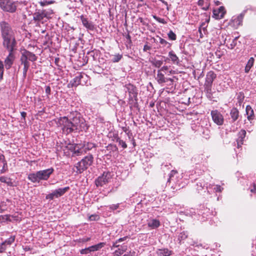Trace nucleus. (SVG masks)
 <instances>
[{
	"label": "nucleus",
	"instance_id": "nucleus-1",
	"mask_svg": "<svg viewBox=\"0 0 256 256\" xmlns=\"http://www.w3.org/2000/svg\"><path fill=\"white\" fill-rule=\"evenodd\" d=\"M0 32L3 39L2 44L6 49H12L15 48L16 42L14 30L10 24L6 22H2L0 23Z\"/></svg>",
	"mask_w": 256,
	"mask_h": 256
},
{
	"label": "nucleus",
	"instance_id": "nucleus-2",
	"mask_svg": "<svg viewBox=\"0 0 256 256\" xmlns=\"http://www.w3.org/2000/svg\"><path fill=\"white\" fill-rule=\"evenodd\" d=\"M54 169L52 168L41 170L28 174V178L34 183H39L40 180H46L54 172Z\"/></svg>",
	"mask_w": 256,
	"mask_h": 256
},
{
	"label": "nucleus",
	"instance_id": "nucleus-3",
	"mask_svg": "<svg viewBox=\"0 0 256 256\" xmlns=\"http://www.w3.org/2000/svg\"><path fill=\"white\" fill-rule=\"evenodd\" d=\"M70 120H72L74 130H78L80 131H86L88 126L86 123L85 120L80 116L79 113L76 112L75 115L71 114Z\"/></svg>",
	"mask_w": 256,
	"mask_h": 256
},
{
	"label": "nucleus",
	"instance_id": "nucleus-4",
	"mask_svg": "<svg viewBox=\"0 0 256 256\" xmlns=\"http://www.w3.org/2000/svg\"><path fill=\"white\" fill-rule=\"evenodd\" d=\"M54 12L52 9L48 10H36L33 14V20L35 22H41L44 23V19L48 20L51 18Z\"/></svg>",
	"mask_w": 256,
	"mask_h": 256
},
{
	"label": "nucleus",
	"instance_id": "nucleus-5",
	"mask_svg": "<svg viewBox=\"0 0 256 256\" xmlns=\"http://www.w3.org/2000/svg\"><path fill=\"white\" fill-rule=\"evenodd\" d=\"M94 157L92 154L85 156L75 166L77 174H81L86 170L93 163Z\"/></svg>",
	"mask_w": 256,
	"mask_h": 256
},
{
	"label": "nucleus",
	"instance_id": "nucleus-6",
	"mask_svg": "<svg viewBox=\"0 0 256 256\" xmlns=\"http://www.w3.org/2000/svg\"><path fill=\"white\" fill-rule=\"evenodd\" d=\"M70 118L71 115L70 116V118L66 116L61 117L58 119V124L61 126L62 130L66 131L68 134L74 131Z\"/></svg>",
	"mask_w": 256,
	"mask_h": 256
},
{
	"label": "nucleus",
	"instance_id": "nucleus-7",
	"mask_svg": "<svg viewBox=\"0 0 256 256\" xmlns=\"http://www.w3.org/2000/svg\"><path fill=\"white\" fill-rule=\"evenodd\" d=\"M0 8L4 11L14 12L16 9V6L11 0H0Z\"/></svg>",
	"mask_w": 256,
	"mask_h": 256
},
{
	"label": "nucleus",
	"instance_id": "nucleus-8",
	"mask_svg": "<svg viewBox=\"0 0 256 256\" xmlns=\"http://www.w3.org/2000/svg\"><path fill=\"white\" fill-rule=\"evenodd\" d=\"M216 78V74L213 72L210 71L207 74L204 83L205 90L207 93L211 94L212 82Z\"/></svg>",
	"mask_w": 256,
	"mask_h": 256
},
{
	"label": "nucleus",
	"instance_id": "nucleus-9",
	"mask_svg": "<svg viewBox=\"0 0 256 256\" xmlns=\"http://www.w3.org/2000/svg\"><path fill=\"white\" fill-rule=\"evenodd\" d=\"M111 178V174L109 172H104L103 174L98 176L95 180L96 184L97 186H102L108 184Z\"/></svg>",
	"mask_w": 256,
	"mask_h": 256
},
{
	"label": "nucleus",
	"instance_id": "nucleus-10",
	"mask_svg": "<svg viewBox=\"0 0 256 256\" xmlns=\"http://www.w3.org/2000/svg\"><path fill=\"white\" fill-rule=\"evenodd\" d=\"M210 114L214 122L216 124L222 126L224 124L223 116L218 110H212Z\"/></svg>",
	"mask_w": 256,
	"mask_h": 256
},
{
	"label": "nucleus",
	"instance_id": "nucleus-11",
	"mask_svg": "<svg viewBox=\"0 0 256 256\" xmlns=\"http://www.w3.org/2000/svg\"><path fill=\"white\" fill-rule=\"evenodd\" d=\"M15 48H12V49H6L9 52V54L4 60V64L7 70L10 69L13 64L15 56L13 53V51Z\"/></svg>",
	"mask_w": 256,
	"mask_h": 256
},
{
	"label": "nucleus",
	"instance_id": "nucleus-12",
	"mask_svg": "<svg viewBox=\"0 0 256 256\" xmlns=\"http://www.w3.org/2000/svg\"><path fill=\"white\" fill-rule=\"evenodd\" d=\"M126 91L129 94L130 99L136 100L137 98L138 92L136 88L131 84H128L126 86Z\"/></svg>",
	"mask_w": 256,
	"mask_h": 256
},
{
	"label": "nucleus",
	"instance_id": "nucleus-13",
	"mask_svg": "<svg viewBox=\"0 0 256 256\" xmlns=\"http://www.w3.org/2000/svg\"><path fill=\"white\" fill-rule=\"evenodd\" d=\"M226 11L224 6H220L219 8L217 9H214L213 10V14L214 17L216 19L219 20L222 18L224 14H226Z\"/></svg>",
	"mask_w": 256,
	"mask_h": 256
},
{
	"label": "nucleus",
	"instance_id": "nucleus-14",
	"mask_svg": "<svg viewBox=\"0 0 256 256\" xmlns=\"http://www.w3.org/2000/svg\"><path fill=\"white\" fill-rule=\"evenodd\" d=\"M80 20L84 26L88 30H93L94 29V26L92 22L88 21L84 16H80Z\"/></svg>",
	"mask_w": 256,
	"mask_h": 256
},
{
	"label": "nucleus",
	"instance_id": "nucleus-15",
	"mask_svg": "<svg viewBox=\"0 0 256 256\" xmlns=\"http://www.w3.org/2000/svg\"><path fill=\"white\" fill-rule=\"evenodd\" d=\"M86 154L82 144H76L74 148L73 156H79Z\"/></svg>",
	"mask_w": 256,
	"mask_h": 256
},
{
	"label": "nucleus",
	"instance_id": "nucleus-16",
	"mask_svg": "<svg viewBox=\"0 0 256 256\" xmlns=\"http://www.w3.org/2000/svg\"><path fill=\"white\" fill-rule=\"evenodd\" d=\"M70 190L69 186H66L64 188H60L53 191L55 198H58L63 196L67 191Z\"/></svg>",
	"mask_w": 256,
	"mask_h": 256
},
{
	"label": "nucleus",
	"instance_id": "nucleus-17",
	"mask_svg": "<svg viewBox=\"0 0 256 256\" xmlns=\"http://www.w3.org/2000/svg\"><path fill=\"white\" fill-rule=\"evenodd\" d=\"M156 253L158 256H170L172 254V251L164 248L158 249Z\"/></svg>",
	"mask_w": 256,
	"mask_h": 256
},
{
	"label": "nucleus",
	"instance_id": "nucleus-18",
	"mask_svg": "<svg viewBox=\"0 0 256 256\" xmlns=\"http://www.w3.org/2000/svg\"><path fill=\"white\" fill-rule=\"evenodd\" d=\"M22 54L24 55L28 60L31 62H34L37 60L36 56L34 54L29 51L26 50L22 52Z\"/></svg>",
	"mask_w": 256,
	"mask_h": 256
},
{
	"label": "nucleus",
	"instance_id": "nucleus-19",
	"mask_svg": "<svg viewBox=\"0 0 256 256\" xmlns=\"http://www.w3.org/2000/svg\"><path fill=\"white\" fill-rule=\"evenodd\" d=\"M246 135V132L245 130H242L238 134V138L237 140V144L238 147L241 144H243L244 140Z\"/></svg>",
	"mask_w": 256,
	"mask_h": 256
},
{
	"label": "nucleus",
	"instance_id": "nucleus-20",
	"mask_svg": "<svg viewBox=\"0 0 256 256\" xmlns=\"http://www.w3.org/2000/svg\"><path fill=\"white\" fill-rule=\"evenodd\" d=\"M148 226L152 228H156L160 226V222L156 219L150 220L148 222Z\"/></svg>",
	"mask_w": 256,
	"mask_h": 256
},
{
	"label": "nucleus",
	"instance_id": "nucleus-21",
	"mask_svg": "<svg viewBox=\"0 0 256 256\" xmlns=\"http://www.w3.org/2000/svg\"><path fill=\"white\" fill-rule=\"evenodd\" d=\"M246 114L247 115V118L249 120L254 119V112L250 106H247L246 108Z\"/></svg>",
	"mask_w": 256,
	"mask_h": 256
},
{
	"label": "nucleus",
	"instance_id": "nucleus-22",
	"mask_svg": "<svg viewBox=\"0 0 256 256\" xmlns=\"http://www.w3.org/2000/svg\"><path fill=\"white\" fill-rule=\"evenodd\" d=\"M168 56L174 64H179V58L174 51L171 50L168 52Z\"/></svg>",
	"mask_w": 256,
	"mask_h": 256
},
{
	"label": "nucleus",
	"instance_id": "nucleus-23",
	"mask_svg": "<svg viewBox=\"0 0 256 256\" xmlns=\"http://www.w3.org/2000/svg\"><path fill=\"white\" fill-rule=\"evenodd\" d=\"M230 115L233 122L236 120L239 116V112L236 108H233L230 112Z\"/></svg>",
	"mask_w": 256,
	"mask_h": 256
},
{
	"label": "nucleus",
	"instance_id": "nucleus-24",
	"mask_svg": "<svg viewBox=\"0 0 256 256\" xmlns=\"http://www.w3.org/2000/svg\"><path fill=\"white\" fill-rule=\"evenodd\" d=\"M246 12V10L243 11L240 15L234 19V22L238 25H241Z\"/></svg>",
	"mask_w": 256,
	"mask_h": 256
},
{
	"label": "nucleus",
	"instance_id": "nucleus-25",
	"mask_svg": "<svg viewBox=\"0 0 256 256\" xmlns=\"http://www.w3.org/2000/svg\"><path fill=\"white\" fill-rule=\"evenodd\" d=\"M165 79L164 74L160 72V70H158L156 77L158 83L160 84L165 82H166Z\"/></svg>",
	"mask_w": 256,
	"mask_h": 256
},
{
	"label": "nucleus",
	"instance_id": "nucleus-26",
	"mask_svg": "<svg viewBox=\"0 0 256 256\" xmlns=\"http://www.w3.org/2000/svg\"><path fill=\"white\" fill-rule=\"evenodd\" d=\"M198 4L199 6L202 7V8L204 10H206L208 9L210 4L208 2H205L204 0H199Z\"/></svg>",
	"mask_w": 256,
	"mask_h": 256
},
{
	"label": "nucleus",
	"instance_id": "nucleus-27",
	"mask_svg": "<svg viewBox=\"0 0 256 256\" xmlns=\"http://www.w3.org/2000/svg\"><path fill=\"white\" fill-rule=\"evenodd\" d=\"M85 153L91 150L92 148L95 147V144L92 142H87L82 145Z\"/></svg>",
	"mask_w": 256,
	"mask_h": 256
},
{
	"label": "nucleus",
	"instance_id": "nucleus-28",
	"mask_svg": "<svg viewBox=\"0 0 256 256\" xmlns=\"http://www.w3.org/2000/svg\"><path fill=\"white\" fill-rule=\"evenodd\" d=\"M254 63V58H250L248 61L247 62V64L245 67V72L246 73H248L251 68L252 66Z\"/></svg>",
	"mask_w": 256,
	"mask_h": 256
},
{
	"label": "nucleus",
	"instance_id": "nucleus-29",
	"mask_svg": "<svg viewBox=\"0 0 256 256\" xmlns=\"http://www.w3.org/2000/svg\"><path fill=\"white\" fill-rule=\"evenodd\" d=\"M105 243L100 242L97 244L92 246H90L92 252H94L99 250L101 248L104 246Z\"/></svg>",
	"mask_w": 256,
	"mask_h": 256
},
{
	"label": "nucleus",
	"instance_id": "nucleus-30",
	"mask_svg": "<svg viewBox=\"0 0 256 256\" xmlns=\"http://www.w3.org/2000/svg\"><path fill=\"white\" fill-rule=\"evenodd\" d=\"M21 64L24 65V67H30V64L28 61V59L24 55L22 54L20 58Z\"/></svg>",
	"mask_w": 256,
	"mask_h": 256
},
{
	"label": "nucleus",
	"instance_id": "nucleus-31",
	"mask_svg": "<svg viewBox=\"0 0 256 256\" xmlns=\"http://www.w3.org/2000/svg\"><path fill=\"white\" fill-rule=\"evenodd\" d=\"M208 20H206V22H203L202 23V24L200 25L199 28H198V31L202 30L203 31V32L204 34H206V28L208 26Z\"/></svg>",
	"mask_w": 256,
	"mask_h": 256
},
{
	"label": "nucleus",
	"instance_id": "nucleus-32",
	"mask_svg": "<svg viewBox=\"0 0 256 256\" xmlns=\"http://www.w3.org/2000/svg\"><path fill=\"white\" fill-rule=\"evenodd\" d=\"M177 174V171L174 170H172L169 174V178L168 180V182H170L172 181L175 182L176 178H174V176L176 175Z\"/></svg>",
	"mask_w": 256,
	"mask_h": 256
},
{
	"label": "nucleus",
	"instance_id": "nucleus-33",
	"mask_svg": "<svg viewBox=\"0 0 256 256\" xmlns=\"http://www.w3.org/2000/svg\"><path fill=\"white\" fill-rule=\"evenodd\" d=\"M122 58V54H117L112 56L111 62H118Z\"/></svg>",
	"mask_w": 256,
	"mask_h": 256
},
{
	"label": "nucleus",
	"instance_id": "nucleus-34",
	"mask_svg": "<svg viewBox=\"0 0 256 256\" xmlns=\"http://www.w3.org/2000/svg\"><path fill=\"white\" fill-rule=\"evenodd\" d=\"M15 240V236H10L4 242L6 244V246H10L14 241Z\"/></svg>",
	"mask_w": 256,
	"mask_h": 256
},
{
	"label": "nucleus",
	"instance_id": "nucleus-35",
	"mask_svg": "<svg viewBox=\"0 0 256 256\" xmlns=\"http://www.w3.org/2000/svg\"><path fill=\"white\" fill-rule=\"evenodd\" d=\"M82 76L81 74H80L79 76H76L73 80L74 82L72 83V85L74 86H76L80 84V80L82 78Z\"/></svg>",
	"mask_w": 256,
	"mask_h": 256
},
{
	"label": "nucleus",
	"instance_id": "nucleus-36",
	"mask_svg": "<svg viewBox=\"0 0 256 256\" xmlns=\"http://www.w3.org/2000/svg\"><path fill=\"white\" fill-rule=\"evenodd\" d=\"M54 2V0H44L42 1L39 2V4L42 6H48V4H52Z\"/></svg>",
	"mask_w": 256,
	"mask_h": 256
},
{
	"label": "nucleus",
	"instance_id": "nucleus-37",
	"mask_svg": "<svg viewBox=\"0 0 256 256\" xmlns=\"http://www.w3.org/2000/svg\"><path fill=\"white\" fill-rule=\"evenodd\" d=\"M0 182H2L6 183L8 185H10L12 184L10 179L4 176L0 177Z\"/></svg>",
	"mask_w": 256,
	"mask_h": 256
},
{
	"label": "nucleus",
	"instance_id": "nucleus-38",
	"mask_svg": "<svg viewBox=\"0 0 256 256\" xmlns=\"http://www.w3.org/2000/svg\"><path fill=\"white\" fill-rule=\"evenodd\" d=\"M153 66L156 68H160L162 64V61L160 60H154L152 62Z\"/></svg>",
	"mask_w": 256,
	"mask_h": 256
},
{
	"label": "nucleus",
	"instance_id": "nucleus-39",
	"mask_svg": "<svg viewBox=\"0 0 256 256\" xmlns=\"http://www.w3.org/2000/svg\"><path fill=\"white\" fill-rule=\"evenodd\" d=\"M116 142H118L119 145L121 146L124 148H127V144L123 140H120L119 138H116Z\"/></svg>",
	"mask_w": 256,
	"mask_h": 256
},
{
	"label": "nucleus",
	"instance_id": "nucleus-40",
	"mask_svg": "<svg viewBox=\"0 0 256 256\" xmlns=\"http://www.w3.org/2000/svg\"><path fill=\"white\" fill-rule=\"evenodd\" d=\"M168 38L172 40H176V34L172 31L170 30V32L168 34Z\"/></svg>",
	"mask_w": 256,
	"mask_h": 256
},
{
	"label": "nucleus",
	"instance_id": "nucleus-41",
	"mask_svg": "<svg viewBox=\"0 0 256 256\" xmlns=\"http://www.w3.org/2000/svg\"><path fill=\"white\" fill-rule=\"evenodd\" d=\"M4 64L2 61L0 60V81L2 80L4 74Z\"/></svg>",
	"mask_w": 256,
	"mask_h": 256
},
{
	"label": "nucleus",
	"instance_id": "nucleus-42",
	"mask_svg": "<svg viewBox=\"0 0 256 256\" xmlns=\"http://www.w3.org/2000/svg\"><path fill=\"white\" fill-rule=\"evenodd\" d=\"M90 246L88 248H86L84 249H82L80 250V254H88L90 252H92V250H91V249H90Z\"/></svg>",
	"mask_w": 256,
	"mask_h": 256
},
{
	"label": "nucleus",
	"instance_id": "nucleus-43",
	"mask_svg": "<svg viewBox=\"0 0 256 256\" xmlns=\"http://www.w3.org/2000/svg\"><path fill=\"white\" fill-rule=\"evenodd\" d=\"M153 18L154 20H156V21H158V22H159L160 23H162L163 24H166V22L164 18H158V17L156 16H154Z\"/></svg>",
	"mask_w": 256,
	"mask_h": 256
},
{
	"label": "nucleus",
	"instance_id": "nucleus-44",
	"mask_svg": "<svg viewBox=\"0 0 256 256\" xmlns=\"http://www.w3.org/2000/svg\"><path fill=\"white\" fill-rule=\"evenodd\" d=\"M7 248V246L3 242L0 244V253L4 252Z\"/></svg>",
	"mask_w": 256,
	"mask_h": 256
},
{
	"label": "nucleus",
	"instance_id": "nucleus-45",
	"mask_svg": "<svg viewBox=\"0 0 256 256\" xmlns=\"http://www.w3.org/2000/svg\"><path fill=\"white\" fill-rule=\"evenodd\" d=\"M124 252L120 248L116 250L114 253V256H120Z\"/></svg>",
	"mask_w": 256,
	"mask_h": 256
},
{
	"label": "nucleus",
	"instance_id": "nucleus-46",
	"mask_svg": "<svg viewBox=\"0 0 256 256\" xmlns=\"http://www.w3.org/2000/svg\"><path fill=\"white\" fill-rule=\"evenodd\" d=\"M223 190V188H222L220 185H216L214 188V190L216 192H221Z\"/></svg>",
	"mask_w": 256,
	"mask_h": 256
},
{
	"label": "nucleus",
	"instance_id": "nucleus-47",
	"mask_svg": "<svg viewBox=\"0 0 256 256\" xmlns=\"http://www.w3.org/2000/svg\"><path fill=\"white\" fill-rule=\"evenodd\" d=\"M54 198H55V196H54V193L53 192H52V193H50V194H48L46 196V199H50V200H53Z\"/></svg>",
	"mask_w": 256,
	"mask_h": 256
},
{
	"label": "nucleus",
	"instance_id": "nucleus-48",
	"mask_svg": "<svg viewBox=\"0 0 256 256\" xmlns=\"http://www.w3.org/2000/svg\"><path fill=\"white\" fill-rule=\"evenodd\" d=\"M98 216L96 214H92L89 217V219L90 220H98Z\"/></svg>",
	"mask_w": 256,
	"mask_h": 256
},
{
	"label": "nucleus",
	"instance_id": "nucleus-49",
	"mask_svg": "<svg viewBox=\"0 0 256 256\" xmlns=\"http://www.w3.org/2000/svg\"><path fill=\"white\" fill-rule=\"evenodd\" d=\"M186 238H187V235L184 232H181L178 236V238L180 239V240H184Z\"/></svg>",
	"mask_w": 256,
	"mask_h": 256
},
{
	"label": "nucleus",
	"instance_id": "nucleus-50",
	"mask_svg": "<svg viewBox=\"0 0 256 256\" xmlns=\"http://www.w3.org/2000/svg\"><path fill=\"white\" fill-rule=\"evenodd\" d=\"M236 45V39H234L232 40V44H230V46H228V48H230V49H232L234 48Z\"/></svg>",
	"mask_w": 256,
	"mask_h": 256
},
{
	"label": "nucleus",
	"instance_id": "nucleus-51",
	"mask_svg": "<svg viewBox=\"0 0 256 256\" xmlns=\"http://www.w3.org/2000/svg\"><path fill=\"white\" fill-rule=\"evenodd\" d=\"M119 206V204H112L110 206V208L112 210H116Z\"/></svg>",
	"mask_w": 256,
	"mask_h": 256
},
{
	"label": "nucleus",
	"instance_id": "nucleus-52",
	"mask_svg": "<svg viewBox=\"0 0 256 256\" xmlns=\"http://www.w3.org/2000/svg\"><path fill=\"white\" fill-rule=\"evenodd\" d=\"M29 68V67H24L23 68V76L24 78H25L26 76V73L28 72V69Z\"/></svg>",
	"mask_w": 256,
	"mask_h": 256
},
{
	"label": "nucleus",
	"instance_id": "nucleus-53",
	"mask_svg": "<svg viewBox=\"0 0 256 256\" xmlns=\"http://www.w3.org/2000/svg\"><path fill=\"white\" fill-rule=\"evenodd\" d=\"M50 86H46V92L48 94V96L50 95Z\"/></svg>",
	"mask_w": 256,
	"mask_h": 256
},
{
	"label": "nucleus",
	"instance_id": "nucleus-54",
	"mask_svg": "<svg viewBox=\"0 0 256 256\" xmlns=\"http://www.w3.org/2000/svg\"><path fill=\"white\" fill-rule=\"evenodd\" d=\"M118 242H117V240L113 243L112 246L111 248V249L112 250L114 248H118L120 245L118 244Z\"/></svg>",
	"mask_w": 256,
	"mask_h": 256
},
{
	"label": "nucleus",
	"instance_id": "nucleus-55",
	"mask_svg": "<svg viewBox=\"0 0 256 256\" xmlns=\"http://www.w3.org/2000/svg\"><path fill=\"white\" fill-rule=\"evenodd\" d=\"M21 116L22 117V118L24 120V121H25L26 117V113L24 112H20Z\"/></svg>",
	"mask_w": 256,
	"mask_h": 256
},
{
	"label": "nucleus",
	"instance_id": "nucleus-56",
	"mask_svg": "<svg viewBox=\"0 0 256 256\" xmlns=\"http://www.w3.org/2000/svg\"><path fill=\"white\" fill-rule=\"evenodd\" d=\"M120 250H122V251L124 252L126 251V250H127V246H126V245H123V246H122L120 248Z\"/></svg>",
	"mask_w": 256,
	"mask_h": 256
},
{
	"label": "nucleus",
	"instance_id": "nucleus-57",
	"mask_svg": "<svg viewBox=\"0 0 256 256\" xmlns=\"http://www.w3.org/2000/svg\"><path fill=\"white\" fill-rule=\"evenodd\" d=\"M127 238H128L127 236H124V237H123L122 238H120L119 239H118L117 240V242H122L125 240Z\"/></svg>",
	"mask_w": 256,
	"mask_h": 256
},
{
	"label": "nucleus",
	"instance_id": "nucleus-58",
	"mask_svg": "<svg viewBox=\"0 0 256 256\" xmlns=\"http://www.w3.org/2000/svg\"><path fill=\"white\" fill-rule=\"evenodd\" d=\"M2 163H3V169H4L5 168H7V162H6V160H5V159L4 160V161H2Z\"/></svg>",
	"mask_w": 256,
	"mask_h": 256
},
{
	"label": "nucleus",
	"instance_id": "nucleus-59",
	"mask_svg": "<svg viewBox=\"0 0 256 256\" xmlns=\"http://www.w3.org/2000/svg\"><path fill=\"white\" fill-rule=\"evenodd\" d=\"M160 43L162 44H168V42L165 40L161 38L160 40Z\"/></svg>",
	"mask_w": 256,
	"mask_h": 256
},
{
	"label": "nucleus",
	"instance_id": "nucleus-60",
	"mask_svg": "<svg viewBox=\"0 0 256 256\" xmlns=\"http://www.w3.org/2000/svg\"><path fill=\"white\" fill-rule=\"evenodd\" d=\"M150 48L149 46H148V45H145L144 48V50L146 51L148 50H150Z\"/></svg>",
	"mask_w": 256,
	"mask_h": 256
},
{
	"label": "nucleus",
	"instance_id": "nucleus-61",
	"mask_svg": "<svg viewBox=\"0 0 256 256\" xmlns=\"http://www.w3.org/2000/svg\"><path fill=\"white\" fill-rule=\"evenodd\" d=\"M5 159L4 156L3 154H0V161H4Z\"/></svg>",
	"mask_w": 256,
	"mask_h": 256
},
{
	"label": "nucleus",
	"instance_id": "nucleus-62",
	"mask_svg": "<svg viewBox=\"0 0 256 256\" xmlns=\"http://www.w3.org/2000/svg\"><path fill=\"white\" fill-rule=\"evenodd\" d=\"M168 70V66H164L160 70H160Z\"/></svg>",
	"mask_w": 256,
	"mask_h": 256
},
{
	"label": "nucleus",
	"instance_id": "nucleus-63",
	"mask_svg": "<svg viewBox=\"0 0 256 256\" xmlns=\"http://www.w3.org/2000/svg\"><path fill=\"white\" fill-rule=\"evenodd\" d=\"M90 240V238H84L82 240V242H86L89 241Z\"/></svg>",
	"mask_w": 256,
	"mask_h": 256
},
{
	"label": "nucleus",
	"instance_id": "nucleus-64",
	"mask_svg": "<svg viewBox=\"0 0 256 256\" xmlns=\"http://www.w3.org/2000/svg\"><path fill=\"white\" fill-rule=\"evenodd\" d=\"M256 187L255 185H254V188H252V189L250 190V192H256Z\"/></svg>",
	"mask_w": 256,
	"mask_h": 256
}]
</instances>
